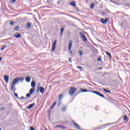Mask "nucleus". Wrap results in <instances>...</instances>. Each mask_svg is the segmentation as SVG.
I'll return each instance as SVG.
<instances>
[{
	"mask_svg": "<svg viewBox=\"0 0 130 130\" xmlns=\"http://www.w3.org/2000/svg\"><path fill=\"white\" fill-rule=\"evenodd\" d=\"M71 6H72V7H76V3L75 2H72L70 3Z\"/></svg>",
	"mask_w": 130,
	"mask_h": 130,
	"instance_id": "nucleus-21",
	"label": "nucleus"
},
{
	"mask_svg": "<svg viewBox=\"0 0 130 130\" xmlns=\"http://www.w3.org/2000/svg\"><path fill=\"white\" fill-rule=\"evenodd\" d=\"M19 81H24V78H16L14 79H13L11 85V91H14V90H16V88H15V86H16V84L18 83V82H19Z\"/></svg>",
	"mask_w": 130,
	"mask_h": 130,
	"instance_id": "nucleus-1",
	"label": "nucleus"
},
{
	"mask_svg": "<svg viewBox=\"0 0 130 130\" xmlns=\"http://www.w3.org/2000/svg\"><path fill=\"white\" fill-rule=\"evenodd\" d=\"M67 106H64V107H63L62 108V111H63V112L66 111V110H67Z\"/></svg>",
	"mask_w": 130,
	"mask_h": 130,
	"instance_id": "nucleus-19",
	"label": "nucleus"
},
{
	"mask_svg": "<svg viewBox=\"0 0 130 130\" xmlns=\"http://www.w3.org/2000/svg\"><path fill=\"white\" fill-rule=\"evenodd\" d=\"M58 105V106H59V105H60V102H59Z\"/></svg>",
	"mask_w": 130,
	"mask_h": 130,
	"instance_id": "nucleus-44",
	"label": "nucleus"
},
{
	"mask_svg": "<svg viewBox=\"0 0 130 130\" xmlns=\"http://www.w3.org/2000/svg\"><path fill=\"white\" fill-rule=\"evenodd\" d=\"M129 119V118L128 117H127V116L124 115L123 116V120L126 121L127 122L128 121V120Z\"/></svg>",
	"mask_w": 130,
	"mask_h": 130,
	"instance_id": "nucleus-14",
	"label": "nucleus"
},
{
	"mask_svg": "<svg viewBox=\"0 0 130 130\" xmlns=\"http://www.w3.org/2000/svg\"><path fill=\"white\" fill-rule=\"evenodd\" d=\"M14 30H15V31H18L19 30V26H16L14 27Z\"/></svg>",
	"mask_w": 130,
	"mask_h": 130,
	"instance_id": "nucleus-26",
	"label": "nucleus"
},
{
	"mask_svg": "<svg viewBox=\"0 0 130 130\" xmlns=\"http://www.w3.org/2000/svg\"><path fill=\"white\" fill-rule=\"evenodd\" d=\"M81 90L82 92H90V91L86 90V89H81Z\"/></svg>",
	"mask_w": 130,
	"mask_h": 130,
	"instance_id": "nucleus-23",
	"label": "nucleus"
},
{
	"mask_svg": "<svg viewBox=\"0 0 130 130\" xmlns=\"http://www.w3.org/2000/svg\"><path fill=\"white\" fill-rule=\"evenodd\" d=\"M1 110H5V108H1Z\"/></svg>",
	"mask_w": 130,
	"mask_h": 130,
	"instance_id": "nucleus-42",
	"label": "nucleus"
},
{
	"mask_svg": "<svg viewBox=\"0 0 130 130\" xmlns=\"http://www.w3.org/2000/svg\"><path fill=\"white\" fill-rule=\"evenodd\" d=\"M24 99H27V98H25L24 96H21L20 98H19V100H24Z\"/></svg>",
	"mask_w": 130,
	"mask_h": 130,
	"instance_id": "nucleus-29",
	"label": "nucleus"
},
{
	"mask_svg": "<svg viewBox=\"0 0 130 130\" xmlns=\"http://www.w3.org/2000/svg\"><path fill=\"white\" fill-rule=\"evenodd\" d=\"M61 125H57L56 126V127H59V128H60V127H61Z\"/></svg>",
	"mask_w": 130,
	"mask_h": 130,
	"instance_id": "nucleus-36",
	"label": "nucleus"
},
{
	"mask_svg": "<svg viewBox=\"0 0 130 130\" xmlns=\"http://www.w3.org/2000/svg\"><path fill=\"white\" fill-rule=\"evenodd\" d=\"M106 54L107 55H108L109 56L110 59H112V57H111V54L108 52H106Z\"/></svg>",
	"mask_w": 130,
	"mask_h": 130,
	"instance_id": "nucleus-16",
	"label": "nucleus"
},
{
	"mask_svg": "<svg viewBox=\"0 0 130 130\" xmlns=\"http://www.w3.org/2000/svg\"><path fill=\"white\" fill-rule=\"evenodd\" d=\"M76 91H77V88H76L75 87H70L69 91V95H70L71 96H73V95H74V94H75V93H76Z\"/></svg>",
	"mask_w": 130,
	"mask_h": 130,
	"instance_id": "nucleus-2",
	"label": "nucleus"
},
{
	"mask_svg": "<svg viewBox=\"0 0 130 130\" xmlns=\"http://www.w3.org/2000/svg\"><path fill=\"white\" fill-rule=\"evenodd\" d=\"M98 129H101V128H98Z\"/></svg>",
	"mask_w": 130,
	"mask_h": 130,
	"instance_id": "nucleus-45",
	"label": "nucleus"
},
{
	"mask_svg": "<svg viewBox=\"0 0 130 130\" xmlns=\"http://www.w3.org/2000/svg\"><path fill=\"white\" fill-rule=\"evenodd\" d=\"M26 82H27L28 83H29V82H31V78L30 77L27 76L25 78Z\"/></svg>",
	"mask_w": 130,
	"mask_h": 130,
	"instance_id": "nucleus-13",
	"label": "nucleus"
},
{
	"mask_svg": "<svg viewBox=\"0 0 130 130\" xmlns=\"http://www.w3.org/2000/svg\"><path fill=\"white\" fill-rule=\"evenodd\" d=\"M53 107H54V106H53V105H52V106H51L50 107V109H52V108H53Z\"/></svg>",
	"mask_w": 130,
	"mask_h": 130,
	"instance_id": "nucleus-37",
	"label": "nucleus"
},
{
	"mask_svg": "<svg viewBox=\"0 0 130 130\" xmlns=\"http://www.w3.org/2000/svg\"><path fill=\"white\" fill-rule=\"evenodd\" d=\"M60 128H61V129H66V127L62 125Z\"/></svg>",
	"mask_w": 130,
	"mask_h": 130,
	"instance_id": "nucleus-32",
	"label": "nucleus"
},
{
	"mask_svg": "<svg viewBox=\"0 0 130 130\" xmlns=\"http://www.w3.org/2000/svg\"><path fill=\"white\" fill-rule=\"evenodd\" d=\"M102 68H100V70H102Z\"/></svg>",
	"mask_w": 130,
	"mask_h": 130,
	"instance_id": "nucleus-47",
	"label": "nucleus"
},
{
	"mask_svg": "<svg viewBox=\"0 0 130 130\" xmlns=\"http://www.w3.org/2000/svg\"><path fill=\"white\" fill-rule=\"evenodd\" d=\"M94 6H95V5L94 4V3H92V4H91L90 9H93Z\"/></svg>",
	"mask_w": 130,
	"mask_h": 130,
	"instance_id": "nucleus-30",
	"label": "nucleus"
},
{
	"mask_svg": "<svg viewBox=\"0 0 130 130\" xmlns=\"http://www.w3.org/2000/svg\"><path fill=\"white\" fill-rule=\"evenodd\" d=\"M17 0H11V3H13V4H15Z\"/></svg>",
	"mask_w": 130,
	"mask_h": 130,
	"instance_id": "nucleus-35",
	"label": "nucleus"
},
{
	"mask_svg": "<svg viewBox=\"0 0 130 130\" xmlns=\"http://www.w3.org/2000/svg\"><path fill=\"white\" fill-rule=\"evenodd\" d=\"M34 92V88H31L29 90V94H31L32 95V93Z\"/></svg>",
	"mask_w": 130,
	"mask_h": 130,
	"instance_id": "nucleus-20",
	"label": "nucleus"
},
{
	"mask_svg": "<svg viewBox=\"0 0 130 130\" xmlns=\"http://www.w3.org/2000/svg\"><path fill=\"white\" fill-rule=\"evenodd\" d=\"M3 59V58L2 57H0V61H1V60Z\"/></svg>",
	"mask_w": 130,
	"mask_h": 130,
	"instance_id": "nucleus-43",
	"label": "nucleus"
},
{
	"mask_svg": "<svg viewBox=\"0 0 130 130\" xmlns=\"http://www.w3.org/2000/svg\"><path fill=\"white\" fill-rule=\"evenodd\" d=\"M91 92L94 93V94H96V95L100 96V97H102V98H105V97L104 96V95L97 92L96 91H95V90L91 91Z\"/></svg>",
	"mask_w": 130,
	"mask_h": 130,
	"instance_id": "nucleus-5",
	"label": "nucleus"
},
{
	"mask_svg": "<svg viewBox=\"0 0 130 130\" xmlns=\"http://www.w3.org/2000/svg\"><path fill=\"white\" fill-rule=\"evenodd\" d=\"M80 35L82 40L84 41V42H86V41H87V37H85L84 34H83V32H80Z\"/></svg>",
	"mask_w": 130,
	"mask_h": 130,
	"instance_id": "nucleus-4",
	"label": "nucleus"
},
{
	"mask_svg": "<svg viewBox=\"0 0 130 130\" xmlns=\"http://www.w3.org/2000/svg\"><path fill=\"white\" fill-rule=\"evenodd\" d=\"M68 61H69L70 62H72V58H69Z\"/></svg>",
	"mask_w": 130,
	"mask_h": 130,
	"instance_id": "nucleus-38",
	"label": "nucleus"
},
{
	"mask_svg": "<svg viewBox=\"0 0 130 130\" xmlns=\"http://www.w3.org/2000/svg\"><path fill=\"white\" fill-rule=\"evenodd\" d=\"M26 28H27V29H30L31 28V24L30 23H27Z\"/></svg>",
	"mask_w": 130,
	"mask_h": 130,
	"instance_id": "nucleus-17",
	"label": "nucleus"
},
{
	"mask_svg": "<svg viewBox=\"0 0 130 130\" xmlns=\"http://www.w3.org/2000/svg\"><path fill=\"white\" fill-rule=\"evenodd\" d=\"M22 35L21 34H15L14 35V37L15 38H21Z\"/></svg>",
	"mask_w": 130,
	"mask_h": 130,
	"instance_id": "nucleus-10",
	"label": "nucleus"
},
{
	"mask_svg": "<svg viewBox=\"0 0 130 130\" xmlns=\"http://www.w3.org/2000/svg\"><path fill=\"white\" fill-rule=\"evenodd\" d=\"M76 68L77 69H79V70H80V71H83V67H82L81 66H77Z\"/></svg>",
	"mask_w": 130,
	"mask_h": 130,
	"instance_id": "nucleus-22",
	"label": "nucleus"
},
{
	"mask_svg": "<svg viewBox=\"0 0 130 130\" xmlns=\"http://www.w3.org/2000/svg\"><path fill=\"white\" fill-rule=\"evenodd\" d=\"M73 122L74 125H75L76 128H77L78 129H81V128H80V126H79L78 124H77L74 121H73Z\"/></svg>",
	"mask_w": 130,
	"mask_h": 130,
	"instance_id": "nucleus-11",
	"label": "nucleus"
},
{
	"mask_svg": "<svg viewBox=\"0 0 130 130\" xmlns=\"http://www.w3.org/2000/svg\"><path fill=\"white\" fill-rule=\"evenodd\" d=\"M14 24H15V22H14L13 21L10 22V25L11 26H13V25H14Z\"/></svg>",
	"mask_w": 130,
	"mask_h": 130,
	"instance_id": "nucleus-33",
	"label": "nucleus"
},
{
	"mask_svg": "<svg viewBox=\"0 0 130 130\" xmlns=\"http://www.w3.org/2000/svg\"><path fill=\"white\" fill-rule=\"evenodd\" d=\"M78 53L80 54V55L82 56L83 55V51L82 50H80L78 52Z\"/></svg>",
	"mask_w": 130,
	"mask_h": 130,
	"instance_id": "nucleus-28",
	"label": "nucleus"
},
{
	"mask_svg": "<svg viewBox=\"0 0 130 130\" xmlns=\"http://www.w3.org/2000/svg\"><path fill=\"white\" fill-rule=\"evenodd\" d=\"M56 105V102H54L53 104L52 105L54 106H55Z\"/></svg>",
	"mask_w": 130,
	"mask_h": 130,
	"instance_id": "nucleus-39",
	"label": "nucleus"
},
{
	"mask_svg": "<svg viewBox=\"0 0 130 130\" xmlns=\"http://www.w3.org/2000/svg\"><path fill=\"white\" fill-rule=\"evenodd\" d=\"M31 94L30 93H27V94H26V97H30V96H31Z\"/></svg>",
	"mask_w": 130,
	"mask_h": 130,
	"instance_id": "nucleus-34",
	"label": "nucleus"
},
{
	"mask_svg": "<svg viewBox=\"0 0 130 130\" xmlns=\"http://www.w3.org/2000/svg\"><path fill=\"white\" fill-rule=\"evenodd\" d=\"M35 106V103H32L30 105H29L27 108L26 109H31V108H32V107H34Z\"/></svg>",
	"mask_w": 130,
	"mask_h": 130,
	"instance_id": "nucleus-9",
	"label": "nucleus"
},
{
	"mask_svg": "<svg viewBox=\"0 0 130 130\" xmlns=\"http://www.w3.org/2000/svg\"><path fill=\"white\" fill-rule=\"evenodd\" d=\"M9 76L4 75V80L6 84H8V83H9Z\"/></svg>",
	"mask_w": 130,
	"mask_h": 130,
	"instance_id": "nucleus-8",
	"label": "nucleus"
},
{
	"mask_svg": "<svg viewBox=\"0 0 130 130\" xmlns=\"http://www.w3.org/2000/svg\"><path fill=\"white\" fill-rule=\"evenodd\" d=\"M73 46V41L72 40H70L69 41V43L68 45V51H69L70 54H72V52H73V51H72V47Z\"/></svg>",
	"mask_w": 130,
	"mask_h": 130,
	"instance_id": "nucleus-3",
	"label": "nucleus"
},
{
	"mask_svg": "<svg viewBox=\"0 0 130 130\" xmlns=\"http://www.w3.org/2000/svg\"><path fill=\"white\" fill-rule=\"evenodd\" d=\"M98 61H101V59L100 58H98Z\"/></svg>",
	"mask_w": 130,
	"mask_h": 130,
	"instance_id": "nucleus-41",
	"label": "nucleus"
},
{
	"mask_svg": "<svg viewBox=\"0 0 130 130\" xmlns=\"http://www.w3.org/2000/svg\"><path fill=\"white\" fill-rule=\"evenodd\" d=\"M35 81H32L31 82V87H32V88H35Z\"/></svg>",
	"mask_w": 130,
	"mask_h": 130,
	"instance_id": "nucleus-15",
	"label": "nucleus"
},
{
	"mask_svg": "<svg viewBox=\"0 0 130 130\" xmlns=\"http://www.w3.org/2000/svg\"><path fill=\"white\" fill-rule=\"evenodd\" d=\"M101 22L104 25H105L107 22H108V18H106L105 20L104 19L101 18Z\"/></svg>",
	"mask_w": 130,
	"mask_h": 130,
	"instance_id": "nucleus-6",
	"label": "nucleus"
},
{
	"mask_svg": "<svg viewBox=\"0 0 130 130\" xmlns=\"http://www.w3.org/2000/svg\"><path fill=\"white\" fill-rule=\"evenodd\" d=\"M58 99H59V101H60V100H61V99H62V94H60L59 95Z\"/></svg>",
	"mask_w": 130,
	"mask_h": 130,
	"instance_id": "nucleus-24",
	"label": "nucleus"
},
{
	"mask_svg": "<svg viewBox=\"0 0 130 130\" xmlns=\"http://www.w3.org/2000/svg\"><path fill=\"white\" fill-rule=\"evenodd\" d=\"M0 130H2V128H0Z\"/></svg>",
	"mask_w": 130,
	"mask_h": 130,
	"instance_id": "nucleus-48",
	"label": "nucleus"
},
{
	"mask_svg": "<svg viewBox=\"0 0 130 130\" xmlns=\"http://www.w3.org/2000/svg\"><path fill=\"white\" fill-rule=\"evenodd\" d=\"M30 130H35L33 127H30Z\"/></svg>",
	"mask_w": 130,
	"mask_h": 130,
	"instance_id": "nucleus-40",
	"label": "nucleus"
},
{
	"mask_svg": "<svg viewBox=\"0 0 130 130\" xmlns=\"http://www.w3.org/2000/svg\"><path fill=\"white\" fill-rule=\"evenodd\" d=\"M38 89L40 90V93H43V92H44V88L41 86L39 87Z\"/></svg>",
	"mask_w": 130,
	"mask_h": 130,
	"instance_id": "nucleus-12",
	"label": "nucleus"
},
{
	"mask_svg": "<svg viewBox=\"0 0 130 130\" xmlns=\"http://www.w3.org/2000/svg\"><path fill=\"white\" fill-rule=\"evenodd\" d=\"M7 48V46H3L1 47V50L3 51V50H5V49Z\"/></svg>",
	"mask_w": 130,
	"mask_h": 130,
	"instance_id": "nucleus-25",
	"label": "nucleus"
},
{
	"mask_svg": "<svg viewBox=\"0 0 130 130\" xmlns=\"http://www.w3.org/2000/svg\"><path fill=\"white\" fill-rule=\"evenodd\" d=\"M104 91H105L106 93H111V91L110 90H107L105 88H103Z\"/></svg>",
	"mask_w": 130,
	"mask_h": 130,
	"instance_id": "nucleus-18",
	"label": "nucleus"
},
{
	"mask_svg": "<svg viewBox=\"0 0 130 130\" xmlns=\"http://www.w3.org/2000/svg\"><path fill=\"white\" fill-rule=\"evenodd\" d=\"M64 30V28H61V29H60V36L61 35V34H62V32H63Z\"/></svg>",
	"mask_w": 130,
	"mask_h": 130,
	"instance_id": "nucleus-27",
	"label": "nucleus"
},
{
	"mask_svg": "<svg viewBox=\"0 0 130 130\" xmlns=\"http://www.w3.org/2000/svg\"><path fill=\"white\" fill-rule=\"evenodd\" d=\"M39 91V90L38 89V90H37V92H38Z\"/></svg>",
	"mask_w": 130,
	"mask_h": 130,
	"instance_id": "nucleus-46",
	"label": "nucleus"
},
{
	"mask_svg": "<svg viewBox=\"0 0 130 130\" xmlns=\"http://www.w3.org/2000/svg\"><path fill=\"white\" fill-rule=\"evenodd\" d=\"M56 42H57V40H55L53 44L52 48L51 49L52 51H54V50H55V47L56 46Z\"/></svg>",
	"mask_w": 130,
	"mask_h": 130,
	"instance_id": "nucleus-7",
	"label": "nucleus"
},
{
	"mask_svg": "<svg viewBox=\"0 0 130 130\" xmlns=\"http://www.w3.org/2000/svg\"><path fill=\"white\" fill-rule=\"evenodd\" d=\"M14 96L17 98V99H20V98L18 96V94L16 93H14Z\"/></svg>",
	"mask_w": 130,
	"mask_h": 130,
	"instance_id": "nucleus-31",
	"label": "nucleus"
}]
</instances>
